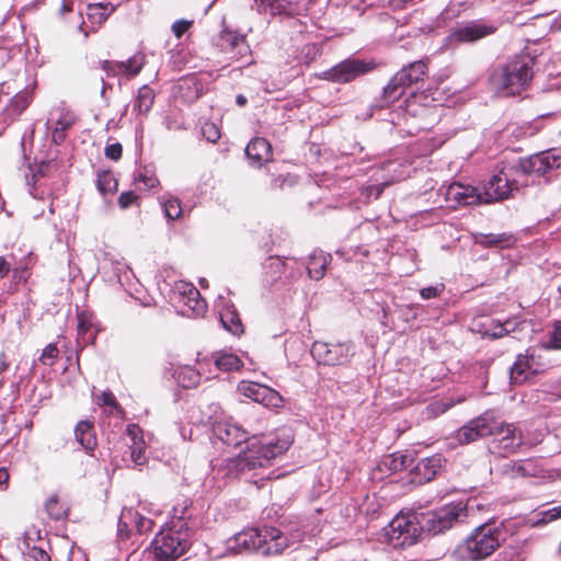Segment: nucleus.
<instances>
[{"label":"nucleus","mask_w":561,"mask_h":561,"mask_svg":"<svg viewBox=\"0 0 561 561\" xmlns=\"http://www.w3.org/2000/svg\"><path fill=\"white\" fill-rule=\"evenodd\" d=\"M213 432L218 439L229 446H239L247 443V449L228 462L229 472L236 474L267 467L273 458L284 454L291 444L288 439L274 443L272 439L257 436L250 438L247 431L229 421L215 422Z\"/></svg>","instance_id":"1"},{"label":"nucleus","mask_w":561,"mask_h":561,"mask_svg":"<svg viewBox=\"0 0 561 561\" xmlns=\"http://www.w3.org/2000/svg\"><path fill=\"white\" fill-rule=\"evenodd\" d=\"M227 543L236 552L257 551L262 554H277L288 546L279 528H243Z\"/></svg>","instance_id":"2"},{"label":"nucleus","mask_w":561,"mask_h":561,"mask_svg":"<svg viewBox=\"0 0 561 561\" xmlns=\"http://www.w3.org/2000/svg\"><path fill=\"white\" fill-rule=\"evenodd\" d=\"M534 59L527 55L512 59L491 76L493 87L505 95H517L527 89L533 78Z\"/></svg>","instance_id":"3"},{"label":"nucleus","mask_w":561,"mask_h":561,"mask_svg":"<svg viewBox=\"0 0 561 561\" xmlns=\"http://www.w3.org/2000/svg\"><path fill=\"white\" fill-rule=\"evenodd\" d=\"M499 546L497 528H473L457 545L453 554L460 561H480L489 557Z\"/></svg>","instance_id":"4"},{"label":"nucleus","mask_w":561,"mask_h":561,"mask_svg":"<svg viewBox=\"0 0 561 561\" xmlns=\"http://www.w3.org/2000/svg\"><path fill=\"white\" fill-rule=\"evenodd\" d=\"M188 546L187 528H160L151 543L157 561H174Z\"/></svg>","instance_id":"5"},{"label":"nucleus","mask_w":561,"mask_h":561,"mask_svg":"<svg viewBox=\"0 0 561 561\" xmlns=\"http://www.w3.org/2000/svg\"><path fill=\"white\" fill-rule=\"evenodd\" d=\"M426 73L427 66L423 60L403 67L383 88L382 98L385 102L390 104L399 100L408 88L424 81Z\"/></svg>","instance_id":"6"},{"label":"nucleus","mask_w":561,"mask_h":561,"mask_svg":"<svg viewBox=\"0 0 561 561\" xmlns=\"http://www.w3.org/2000/svg\"><path fill=\"white\" fill-rule=\"evenodd\" d=\"M376 65L364 59L347 58L331 69L323 71L319 78L333 83H348L356 78L370 72Z\"/></svg>","instance_id":"7"},{"label":"nucleus","mask_w":561,"mask_h":561,"mask_svg":"<svg viewBox=\"0 0 561 561\" xmlns=\"http://www.w3.org/2000/svg\"><path fill=\"white\" fill-rule=\"evenodd\" d=\"M312 357L322 365H344L353 356L352 346L347 343H327L316 341L310 350Z\"/></svg>","instance_id":"8"},{"label":"nucleus","mask_w":561,"mask_h":561,"mask_svg":"<svg viewBox=\"0 0 561 561\" xmlns=\"http://www.w3.org/2000/svg\"><path fill=\"white\" fill-rule=\"evenodd\" d=\"M518 190V181L511 179L508 174L500 171L483 185V191L481 192L482 203L489 204L507 199Z\"/></svg>","instance_id":"9"},{"label":"nucleus","mask_w":561,"mask_h":561,"mask_svg":"<svg viewBox=\"0 0 561 561\" xmlns=\"http://www.w3.org/2000/svg\"><path fill=\"white\" fill-rule=\"evenodd\" d=\"M496 30L497 27L492 23L474 20L454 28L448 38L453 43H474L493 35Z\"/></svg>","instance_id":"10"},{"label":"nucleus","mask_w":561,"mask_h":561,"mask_svg":"<svg viewBox=\"0 0 561 561\" xmlns=\"http://www.w3.org/2000/svg\"><path fill=\"white\" fill-rule=\"evenodd\" d=\"M238 391L267 408H279L283 404L282 396L276 390L262 383L242 380L238 385Z\"/></svg>","instance_id":"11"},{"label":"nucleus","mask_w":561,"mask_h":561,"mask_svg":"<svg viewBox=\"0 0 561 561\" xmlns=\"http://www.w3.org/2000/svg\"><path fill=\"white\" fill-rule=\"evenodd\" d=\"M489 436H494L505 451L514 453L523 444L522 433L514 424L500 422L491 414Z\"/></svg>","instance_id":"12"},{"label":"nucleus","mask_w":561,"mask_h":561,"mask_svg":"<svg viewBox=\"0 0 561 561\" xmlns=\"http://www.w3.org/2000/svg\"><path fill=\"white\" fill-rule=\"evenodd\" d=\"M218 46L221 50L230 54L231 59L236 61L244 59V64L250 62L251 49L243 35L231 31H224L219 36Z\"/></svg>","instance_id":"13"},{"label":"nucleus","mask_w":561,"mask_h":561,"mask_svg":"<svg viewBox=\"0 0 561 561\" xmlns=\"http://www.w3.org/2000/svg\"><path fill=\"white\" fill-rule=\"evenodd\" d=\"M423 528H382L379 540L393 548H405L417 542Z\"/></svg>","instance_id":"14"},{"label":"nucleus","mask_w":561,"mask_h":561,"mask_svg":"<svg viewBox=\"0 0 561 561\" xmlns=\"http://www.w3.org/2000/svg\"><path fill=\"white\" fill-rule=\"evenodd\" d=\"M491 414L484 413L461 426L457 432V439L461 444H470L479 438L489 436L491 433Z\"/></svg>","instance_id":"15"},{"label":"nucleus","mask_w":561,"mask_h":561,"mask_svg":"<svg viewBox=\"0 0 561 561\" xmlns=\"http://www.w3.org/2000/svg\"><path fill=\"white\" fill-rule=\"evenodd\" d=\"M388 526H436L435 511L401 510L388 523Z\"/></svg>","instance_id":"16"},{"label":"nucleus","mask_w":561,"mask_h":561,"mask_svg":"<svg viewBox=\"0 0 561 561\" xmlns=\"http://www.w3.org/2000/svg\"><path fill=\"white\" fill-rule=\"evenodd\" d=\"M446 198L458 205L471 206L482 203L481 191L471 185L453 183L446 191Z\"/></svg>","instance_id":"17"},{"label":"nucleus","mask_w":561,"mask_h":561,"mask_svg":"<svg viewBox=\"0 0 561 561\" xmlns=\"http://www.w3.org/2000/svg\"><path fill=\"white\" fill-rule=\"evenodd\" d=\"M468 511L462 502L451 503L435 511V523L439 526L466 523Z\"/></svg>","instance_id":"18"},{"label":"nucleus","mask_w":561,"mask_h":561,"mask_svg":"<svg viewBox=\"0 0 561 561\" xmlns=\"http://www.w3.org/2000/svg\"><path fill=\"white\" fill-rule=\"evenodd\" d=\"M443 462L444 459L438 454L420 460L413 469L414 481L417 483L430 482L442 469Z\"/></svg>","instance_id":"19"},{"label":"nucleus","mask_w":561,"mask_h":561,"mask_svg":"<svg viewBox=\"0 0 561 561\" xmlns=\"http://www.w3.org/2000/svg\"><path fill=\"white\" fill-rule=\"evenodd\" d=\"M256 9L261 13L273 16H290L296 13L298 7L293 0H254Z\"/></svg>","instance_id":"20"},{"label":"nucleus","mask_w":561,"mask_h":561,"mask_svg":"<svg viewBox=\"0 0 561 561\" xmlns=\"http://www.w3.org/2000/svg\"><path fill=\"white\" fill-rule=\"evenodd\" d=\"M533 363L534 356L528 352L519 354L511 368V382L514 385L524 383L535 373Z\"/></svg>","instance_id":"21"},{"label":"nucleus","mask_w":561,"mask_h":561,"mask_svg":"<svg viewBox=\"0 0 561 561\" xmlns=\"http://www.w3.org/2000/svg\"><path fill=\"white\" fill-rule=\"evenodd\" d=\"M114 11L115 7L111 2L88 4L87 18L90 23V30L95 32Z\"/></svg>","instance_id":"22"},{"label":"nucleus","mask_w":561,"mask_h":561,"mask_svg":"<svg viewBox=\"0 0 561 561\" xmlns=\"http://www.w3.org/2000/svg\"><path fill=\"white\" fill-rule=\"evenodd\" d=\"M179 293L183 296V302L195 313L199 314L205 310V301L196 287L188 283H181L178 286Z\"/></svg>","instance_id":"23"},{"label":"nucleus","mask_w":561,"mask_h":561,"mask_svg":"<svg viewBox=\"0 0 561 561\" xmlns=\"http://www.w3.org/2000/svg\"><path fill=\"white\" fill-rule=\"evenodd\" d=\"M76 440L87 450H93L98 443L91 421H80L75 428Z\"/></svg>","instance_id":"24"},{"label":"nucleus","mask_w":561,"mask_h":561,"mask_svg":"<svg viewBox=\"0 0 561 561\" xmlns=\"http://www.w3.org/2000/svg\"><path fill=\"white\" fill-rule=\"evenodd\" d=\"M548 172L546 160L542 154V152H539L537 154L530 156L529 158L522 159L515 169V173L520 174H545Z\"/></svg>","instance_id":"25"},{"label":"nucleus","mask_w":561,"mask_h":561,"mask_svg":"<svg viewBox=\"0 0 561 561\" xmlns=\"http://www.w3.org/2000/svg\"><path fill=\"white\" fill-rule=\"evenodd\" d=\"M245 154L257 164L267 161L271 157V145L264 138H254L245 148Z\"/></svg>","instance_id":"26"},{"label":"nucleus","mask_w":561,"mask_h":561,"mask_svg":"<svg viewBox=\"0 0 561 561\" xmlns=\"http://www.w3.org/2000/svg\"><path fill=\"white\" fill-rule=\"evenodd\" d=\"M476 242L486 248H510L515 239L508 233H488L476 237Z\"/></svg>","instance_id":"27"},{"label":"nucleus","mask_w":561,"mask_h":561,"mask_svg":"<svg viewBox=\"0 0 561 561\" xmlns=\"http://www.w3.org/2000/svg\"><path fill=\"white\" fill-rule=\"evenodd\" d=\"M331 260L330 254L323 252H313L309 257L307 266L308 274L313 279H321L324 276L327 265Z\"/></svg>","instance_id":"28"},{"label":"nucleus","mask_w":561,"mask_h":561,"mask_svg":"<svg viewBox=\"0 0 561 561\" xmlns=\"http://www.w3.org/2000/svg\"><path fill=\"white\" fill-rule=\"evenodd\" d=\"M154 98L156 94L149 85L140 87L134 102V111L147 115L153 105Z\"/></svg>","instance_id":"29"},{"label":"nucleus","mask_w":561,"mask_h":561,"mask_svg":"<svg viewBox=\"0 0 561 561\" xmlns=\"http://www.w3.org/2000/svg\"><path fill=\"white\" fill-rule=\"evenodd\" d=\"M215 366L221 371H233L242 367V360L234 354L226 351L213 354Z\"/></svg>","instance_id":"30"},{"label":"nucleus","mask_w":561,"mask_h":561,"mask_svg":"<svg viewBox=\"0 0 561 561\" xmlns=\"http://www.w3.org/2000/svg\"><path fill=\"white\" fill-rule=\"evenodd\" d=\"M139 433H140V428L137 425H135V424L128 425L127 434L133 440L131 453H130L131 460L134 461L135 465L142 466L146 462L145 445L141 439L137 440Z\"/></svg>","instance_id":"31"},{"label":"nucleus","mask_w":561,"mask_h":561,"mask_svg":"<svg viewBox=\"0 0 561 561\" xmlns=\"http://www.w3.org/2000/svg\"><path fill=\"white\" fill-rule=\"evenodd\" d=\"M31 101H32V95L30 92L22 91V92L16 93L10 100V103H9L8 107L5 108V114L12 119L15 118L20 114H22V112L30 105Z\"/></svg>","instance_id":"32"},{"label":"nucleus","mask_w":561,"mask_h":561,"mask_svg":"<svg viewBox=\"0 0 561 561\" xmlns=\"http://www.w3.org/2000/svg\"><path fill=\"white\" fill-rule=\"evenodd\" d=\"M501 473L510 479L527 477L530 474L529 469L524 461H507L500 467Z\"/></svg>","instance_id":"33"},{"label":"nucleus","mask_w":561,"mask_h":561,"mask_svg":"<svg viewBox=\"0 0 561 561\" xmlns=\"http://www.w3.org/2000/svg\"><path fill=\"white\" fill-rule=\"evenodd\" d=\"M46 512L53 520L59 522L68 514V507L60 503L58 495L49 496L45 504Z\"/></svg>","instance_id":"34"},{"label":"nucleus","mask_w":561,"mask_h":561,"mask_svg":"<svg viewBox=\"0 0 561 561\" xmlns=\"http://www.w3.org/2000/svg\"><path fill=\"white\" fill-rule=\"evenodd\" d=\"M558 517H561V505L536 513L534 515L531 526H540L543 524H548L556 520Z\"/></svg>","instance_id":"35"},{"label":"nucleus","mask_w":561,"mask_h":561,"mask_svg":"<svg viewBox=\"0 0 561 561\" xmlns=\"http://www.w3.org/2000/svg\"><path fill=\"white\" fill-rule=\"evenodd\" d=\"M96 186L102 194L113 193L117 190V181L111 172L99 174Z\"/></svg>","instance_id":"36"},{"label":"nucleus","mask_w":561,"mask_h":561,"mask_svg":"<svg viewBox=\"0 0 561 561\" xmlns=\"http://www.w3.org/2000/svg\"><path fill=\"white\" fill-rule=\"evenodd\" d=\"M123 65L125 66L123 69L124 75L136 76L141 71L145 65V56L137 54L127 61H123Z\"/></svg>","instance_id":"37"},{"label":"nucleus","mask_w":561,"mask_h":561,"mask_svg":"<svg viewBox=\"0 0 561 561\" xmlns=\"http://www.w3.org/2000/svg\"><path fill=\"white\" fill-rule=\"evenodd\" d=\"M179 381L184 388H192L199 382V373L191 367H185L179 374Z\"/></svg>","instance_id":"38"},{"label":"nucleus","mask_w":561,"mask_h":561,"mask_svg":"<svg viewBox=\"0 0 561 561\" xmlns=\"http://www.w3.org/2000/svg\"><path fill=\"white\" fill-rule=\"evenodd\" d=\"M162 206L165 217L171 220L178 219L182 215V207L180 201L175 197H170L165 199Z\"/></svg>","instance_id":"39"},{"label":"nucleus","mask_w":561,"mask_h":561,"mask_svg":"<svg viewBox=\"0 0 561 561\" xmlns=\"http://www.w3.org/2000/svg\"><path fill=\"white\" fill-rule=\"evenodd\" d=\"M224 327L232 334L242 332V324L239 317L234 312H227L221 316Z\"/></svg>","instance_id":"40"},{"label":"nucleus","mask_w":561,"mask_h":561,"mask_svg":"<svg viewBox=\"0 0 561 561\" xmlns=\"http://www.w3.org/2000/svg\"><path fill=\"white\" fill-rule=\"evenodd\" d=\"M542 154L545 157L548 171L559 169L561 167V149L553 148L542 151Z\"/></svg>","instance_id":"41"},{"label":"nucleus","mask_w":561,"mask_h":561,"mask_svg":"<svg viewBox=\"0 0 561 561\" xmlns=\"http://www.w3.org/2000/svg\"><path fill=\"white\" fill-rule=\"evenodd\" d=\"M59 351L57 345L54 343L48 344L39 356V362L46 366H53L58 358Z\"/></svg>","instance_id":"42"},{"label":"nucleus","mask_w":561,"mask_h":561,"mask_svg":"<svg viewBox=\"0 0 561 561\" xmlns=\"http://www.w3.org/2000/svg\"><path fill=\"white\" fill-rule=\"evenodd\" d=\"M27 548V557L30 560L32 561H50V557L48 556V553L46 552L45 550V545L44 542L41 543V546H31V547H26Z\"/></svg>","instance_id":"43"},{"label":"nucleus","mask_w":561,"mask_h":561,"mask_svg":"<svg viewBox=\"0 0 561 561\" xmlns=\"http://www.w3.org/2000/svg\"><path fill=\"white\" fill-rule=\"evenodd\" d=\"M71 119H58L57 126L53 130V141L55 144H60L66 138V130L71 126Z\"/></svg>","instance_id":"44"},{"label":"nucleus","mask_w":561,"mask_h":561,"mask_svg":"<svg viewBox=\"0 0 561 561\" xmlns=\"http://www.w3.org/2000/svg\"><path fill=\"white\" fill-rule=\"evenodd\" d=\"M202 134L207 139V141L213 144L217 142L220 138L219 128L211 122H206L202 126Z\"/></svg>","instance_id":"45"},{"label":"nucleus","mask_w":561,"mask_h":561,"mask_svg":"<svg viewBox=\"0 0 561 561\" xmlns=\"http://www.w3.org/2000/svg\"><path fill=\"white\" fill-rule=\"evenodd\" d=\"M412 462V458L409 455H393L389 463L392 470H403Z\"/></svg>","instance_id":"46"},{"label":"nucleus","mask_w":561,"mask_h":561,"mask_svg":"<svg viewBox=\"0 0 561 561\" xmlns=\"http://www.w3.org/2000/svg\"><path fill=\"white\" fill-rule=\"evenodd\" d=\"M101 67L107 76H115L123 73V69L125 66L123 65V61L104 60L101 62Z\"/></svg>","instance_id":"47"},{"label":"nucleus","mask_w":561,"mask_h":561,"mask_svg":"<svg viewBox=\"0 0 561 561\" xmlns=\"http://www.w3.org/2000/svg\"><path fill=\"white\" fill-rule=\"evenodd\" d=\"M98 403L100 405H106L112 408L113 410H121V407L118 402L116 401V398L111 391H103L101 396L98 398Z\"/></svg>","instance_id":"48"},{"label":"nucleus","mask_w":561,"mask_h":561,"mask_svg":"<svg viewBox=\"0 0 561 561\" xmlns=\"http://www.w3.org/2000/svg\"><path fill=\"white\" fill-rule=\"evenodd\" d=\"M123 147L119 142H114L105 147V157L107 159L117 161L121 159Z\"/></svg>","instance_id":"49"},{"label":"nucleus","mask_w":561,"mask_h":561,"mask_svg":"<svg viewBox=\"0 0 561 561\" xmlns=\"http://www.w3.org/2000/svg\"><path fill=\"white\" fill-rule=\"evenodd\" d=\"M35 541H43L41 528H31L24 535V543L26 547L33 546Z\"/></svg>","instance_id":"50"},{"label":"nucleus","mask_w":561,"mask_h":561,"mask_svg":"<svg viewBox=\"0 0 561 561\" xmlns=\"http://www.w3.org/2000/svg\"><path fill=\"white\" fill-rule=\"evenodd\" d=\"M138 196L133 192H123L118 197V205L122 209L128 208L137 201Z\"/></svg>","instance_id":"51"},{"label":"nucleus","mask_w":561,"mask_h":561,"mask_svg":"<svg viewBox=\"0 0 561 561\" xmlns=\"http://www.w3.org/2000/svg\"><path fill=\"white\" fill-rule=\"evenodd\" d=\"M192 25V21L178 20L172 24V32L176 38H180Z\"/></svg>","instance_id":"52"},{"label":"nucleus","mask_w":561,"mask_h":561,"mask_svg":"<svg viewBox=\"0 0 561 561\" xmlns=\"http://www.w3.org/2000/svg\"><path fill=\"white\" fill-rule=\"evenodd\" d=\"M444 289L443 284H438L435 286L425 287L421 290V296L424 299H431L437 297Z\"/></svg>","instance_id":"53"},{"label":"nucleus","mask_w":561,"mask_h":561,"mask_svg":"<svg viewBox=\"0 0 561 561\" xmlns=\"http://www.w3.org/2000/svg\"><path fill=\"white\" fill-rule=\"evenodd\" d=\"M550 344L552 348L561 350V322L556 324Z\"/></svg>","instance_id":"54"},{"label":"nucleus","mask_w":561,"mask_h":561,"mask_svg":"<svg viewBox=\"0 0 561 561\" xmlns=\"http://www.w3.org/2000/svg\"><path fill=\"white\" fill-rule=\"evenodd\" d=\"M512 323L510 321H506L505 323H499L497 327L495 328V331L492 333V336L495 337V339H499V337H502L504 336L505 334H507L510 332V325Z\"/></svg>","instance_id":"55"},{"label":"nucleus","mask_w":561,"mask_h":561,"mask_svg":"<svg viewBox=\"0 0 561 561\" xmlns=\"http://www.w3.org/2000/svg\"><path fill=\"white\" fill-rule=\"evenodd\" d=\"M138 181L142 182L146 187L152 188L158 184V179L154 176H148L144 174H139L137 178Z\"/></svg>","instance_id":"56"},{"label":"nucleus","mask_w":561,"mask_h":561,"mask_svg":"<svg viewBox=\"0 0 561 561\" xmlns=\"http://www.w3.org/2000/svg\"><path fill=\"white\" fill-rule=\"evenodd\" d=\"M453 405V403H445L443 401H437L435 403H433L431 407L432 409L436 412V413H444L445 411H447L450 407Z\"/></svg>","instance_id":"57"},{"label":"nucleus","mask_w":561,"mask_h":561,"mask_svg":"<svg viewBox=\"0 0 561 561\" xmlns=\"http://www.w3.org/2000/svg\"><path fill=\"white\" fill-rule=\"evenodd\" d=\"M10 272V264L3 256H0V278H3Z\"/></svg>","instance_id":"58"},{"label":"nucleus","mask_w":561,"mask_h":561,"mask_svg":"<svg viewBox=\"0 0 561 561\" xmlns=\"http://www.w3.org/2000/svg\"><path fill=\"white\" fill-rule=\"evenodd\" d=\"M10 474L4 467L0 468V485L7 489L9 483Z\"/></svg>","instance_id":"59"},{"label":"nucleus","mask_w":561,"mask_h":561,"mask_svg":"<svg viewBox=\"0 0 561 561\" xmlns=\"http://www.w3.org/2000/svg\"><path fill=\"white\" fill-rule=\"evenodd\" d=\"M89 327L87 325V323L84 322V320L82 319V317H79V322H78V335L83 337L84 334L87 333Z\"/></svg>","instance_id":"60"},{"label":"nucleus","mask_w":561,"mask_h":561,"mask_svg":"<svg viewBox=\"0 0 561 561\" xmlns=\"http://www.w3.org/2000/svg\"><path fill=\"white\" fill-rule=\"evenodd\" d=\"M8 366L7 355L2 352L0 353V373L4 371Z\"/></svg>","instance_id":"61"},{"label":"nucleus","mask_w":561,"mask_h":561,"mask_svg":"<svg viewBox=\"0 0 561 561\" xmlns=\"http://www.w3.org/2000/svg\"><path fill=\"white\" fill-rule=\"evenodd\" d=\"M236 103L239 106H244L247 104V98L242 94L237 95Z\"/></svg>","instance_id":"62"},{"label":"nucleus","mask_w":561,"mask_h":561,"mask_svg":"<svg viewBox=\"0 0 561 561\" xmlns=\"http://www.w3.org/2000/svg\"><path fill=\"white\" fill-rule=\"evenodd\" d=\"M78 28H79V31H81L83 33L84 38L89 37L90 31L84 28V22L83 21L78 25Z\"/></svg>","instance_id":"63"},{"label":"nucleus","mask_w":561,"mask_h":561,"mask_svg":"<svg viewBox=\"0 0 561 561\" xmlns=\"http://www.w3.org/2000/svg\"><path fill=\"white\" fill-rule=\"evenodd\" d=\"M71 10H72V9H71V5H70L68 2H66V1L64 0V2H62V4H61V9H60V11H61L62 13H65V12H69V11H71Z\"/></svg>","instance_id":"64"}]
</instances>
